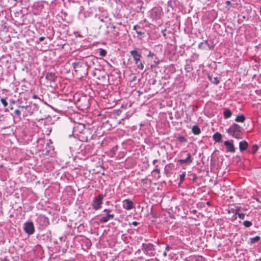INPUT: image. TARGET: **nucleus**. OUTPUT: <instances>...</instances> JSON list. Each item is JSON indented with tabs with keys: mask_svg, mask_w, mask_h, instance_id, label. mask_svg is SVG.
Segmentation results:
<instances>
[{
	"mask_svg": "<svg viewBox=\"0 0 261 261\" xmlns=\"http://www.w3.org/2000/svg\"><path fill=\"white\" fill-rule=\"evenodd\" d=\"M224 117L225 119L230 118L232 115V112L230 110L226 109L223 113Z\"/></svg>",
	"mask_w": 261,
	"mask_h": 261,
	"instance_id": "16",
	"label": "nucleus"
},
{
	"mask_svg": "<svg viewBox=\"0 0 261 261\" xmlns=\"http://www.w3.org/2000/svg\"><path fill=\"white\" fill-rule=\"evenodd\" d=\"M24 230L29 235L32 234L35 231L34 226L32 222H27L24 224Z\"/></svg>",
	"mask_w": 261,
	"mask_h": 261,
	"instance_id": "5",
	"label": "nucleus"
},
{
	"mask_svg": "<svg viewBox=\"0 0 261 261\" xmlns=\"http://www.w3.org/2000/svg\"><path fill=\"white\" fill-rule=\"evenodd\" d=\"M138 224H139V223L136 221H134L132 222V225H133L134 226H137Z\"/></svg>",
	"mask_w": 261,
	"mask_h": 261,
	"instance_id": "32",
	"label": "nucleus"
},
{
	"mask_svg": "<svg viewBox=\"0 0 261 261\" xmlns=\"http://www.w3.org/2000/svg\"><path fill=\"white\" fill-rule=\"evenodd\" d=\"M171 249V247L169 245H167L166 247V250L169 251Z\"/></svg>",
	"mask_w": 261,
	"mask_h": 261,
	"instance_id": "31",
	"label": "nucleus"
},
{
	"mask_svg": "<svg viewBox=\"0 0 261 261\" xmlns=\"http://www.w3.org/2000/svg\"><path fill=\"white\" fill-rule=\"evenodd\" d=\"M96 61L97 60L94 58H89L86 61L73 62L72 63V66L76 74L83 77L88 75V69L91 66V63L94 64L95 61Z\"/></svg>",
	"mask_w": 261,
	"mask_h": 261,
	"instance_id": "1",
	"label": "nucleus"
},
{
	"mask_svg": "<svg viewBox=\"0 0 261 261\" xmlns=\"http://www.w3.org/2000/svg\"><path fill=\"white\" fill-rule=\"evenodd\" d=\"M258 261H261V258H259V259H258Z\"/></svg>",
	"mask_w": 261,
	"mask_h": 261,
	"instance_id": "48",
	"label": "nucleus"
},
{
	"mask_svg": "<svg viewBox=\"0 0 261 261\" xmlns=\"http://www.w3.org/2000/svg\"><path fill=\"white\" fill-rule=\"evenodd\" d=\"M137 33L138 34V35H142L143 34V33L142 32H139V31H137Z\"/></svg>",
	"mask_w": 261,
	"mask_h": 261,
	"instance_id": "37",
	"label": "nucleus"
},
{
	"mask_svg": "<svg viewBox=\"0 0 261 261\" xmlns=\"http://www.w3.org/2000/svg\"><path fill=\"white\" fill-rule=\"evenodd\" d=\"M159 63V61H158V62H155V64H156V65H158Z\"/></svg>",
	"mask_w": 261,
	"mask_h": 261,
	"instance_id": "44",
	"label": "nucleus"
},
{
	"mask_svg": "<svg viewBox=\"0 0 261 261\" xmlns=\"http://www.w3.org/2000/svg\"><path fill=\"white\" fill-rule=\"evenodd\" d=\"M13 109V107H11V108H10V109H11V110H12Z\"/></svg>",
	"mask_w": 261,
	"mask_h": 261,
	"instance_id": "46",
	"label": "nucleus"
},
{
	"mask_svg": "<svg viewBox=\"0 0 261 261\" xmlns=\"http://www.w3.org/2000/svg\"><path fill=\"white\" fill-rule=\"evenodd\" d=\"M206 45H208L207 40H205L204 42H201L198 45V48L200 49H204L206 48Z\"/></svg>",
	"mask_w": 261,
	"mask_h": 261,
	"instance_id": "21",
	"label": "nucleus"
},
{
	"mask_svg": "<svg viewBox=\"0 0 261 261\" xmlns=\"http://www.w3.org/2000/svg\"><path fill=\"white\" fill-rule=\"evenodd\" d=\"M105 196V195L99 194L93 199L92 203L93 209L97 210L101 207L102 200Z\"/></svg>",
	"mask_w": 261,
	"mask_h": 261,
	"instance_id": "3",
	"label": "nucleus"
},
{
	"mask_svg": "<svg viewBox=\"0 0 261 261\" xmlns=\"http://www.w3.org/2000/svg\"><path fill=\"white\" fill-rule=\"evenodd\" d=\"M227 133L233 137L239 139L242 138V132L241 127L237 124L233 123L227 129Z\"/></svg>",
	"mask_w": 261,
	"mask_h": 261,
	"instance_id": "2",
	"label": "nucleus"
},
{
	"mask_svg": "<svg viewBox=\"0 0 261 261\" xmlns=\"http://www.w3.org/2000/svg\"><path fill=\"white\" fill-rule=\"evenodd\" d=\"M114 216V214H107L106 216H103L100 219L99 222L101 223H106L110 220L113 219Z\"/></svg>",
	"mask_w": 261,
	"mask_h": 261,
	"instance_id": "10",
	"label": "nucleus"
},
{
	"mask_svg": "<svg viewBox=\"0 0 261 261\" xmlns=\"http://www.w3.org/2000/svg\"><path fill=\"white\" fill-rule=\"evenodd\" d=\"M196 176H195V177H194V179H196Z\"/></svg>",
	"mask_w": 261,
	"mask_h": 261,
	"instance_id": "47",
	"label": "nucleus"
},
{
	"mask_svg": "<svg viewBox=\"0 0 261 261\" xmlns=\"http://www.w3.org/2000/svg\"><path fill=\"white\" fill-rule=\"evenodd\" d=\"M186 175V172H182V173L180 174V182L181 183L184 181L185 179V177Z\"/></svg>",
	"mask_w": 261,
	"mask_h": 261,
	"instance_id": "25",
	"label": "nucleus"
},
{
	"mask_svg": "<svg viewBox=\"0 0 261 261\" xmlns=\"http://www.w3.org/2000/svg\"><path fill=\"white\" fill-rule=\"evenodd\" d=\"M245 117L243 115H238L235 119V121L237 122H244Z\"/></svg>",
	"mask_w": 261,
	"mask_h": 261,
	"instance_id": "18",
	"label": "nucleus"
},
{
	"mask_svg": "<svg viewBox=\"0 0 261 261\" xmlns=\"http://www.w3.org/2000/svg\"><path fill=\"white\" fill-rule=\"evenodd\" d=\"M224 145L227 148V151L230 152L235 151V148L233 144V140H227L224 142Z\"/></svg>",
	"mask_w": 261,
	"mask_h": 261,
	"instance_id": "6",
	"label": "nucleus"
},
{
	"mask_svg": "<svg viewBox=\"0 0 261 261\" xmlns=\"http://www.w3.org/2000/svg\"><path fill=\"white\" fill-rule=\"evenodd\" d=\"M153 172H156L158 173H160V169L158 168V166L156 165V168L155 169H153Z\"/></svg>",
	"mask_w": 261,
	"mask_h": 261,
	"instance_id": "30",
	"label": "nucleus"
},
{
	"mask_svg": "<svg viewBox=\"0 0 261 261\" xmlns=\"http://www.w3.org/2000/svg\"><path fill=\"white\" fill-rule=\"evenodd\" d=\"M137 28V25H135L133 27V30H136Z\"/></svg>",
	"mask_w": 261,
	"mask_h": 261,
	"instance_id": "41",
	"label": "nucleus"
},
{
	"mask_svg": "<svg viewBox=\"0 0 261 261\" xmlns=\"http://www.w3.org/2000/svg\"><path fill=\"white\" fill-rule=\"evenodd\" d=\"M157 162H158V160L155 159V160H154L153 161L152 163H153V165H154V164H155V163H157Z\"/></svg>",
	"mask_w": 261,
	"mask_h": 261,
	"instance_id": "38",
	"label": "nucleus"
},
{
	"mask_svg": "<svg viewBox=\"0 0 261 261\" xmlns=\"http://www.w3.org/2000/svg\"><path fill=\"white\" fill-rule=\"evenodd\" d=\"M44 39H45V38L44 37H40L39 38V41L41 42V41H43L44 40Z\"/></svg>",
	"mask_w": 261,
	"mask_h": 261,
	"instance_id": "33",
	"label": "nucleus"
},
{
	"mask_svg": "<svg viewBox=\"0 0 261 261\" xmlns=\"http://www.w3.org/2000/svg\"><path fill=\"white\" fill-rule=\"evenodd\" d=\"M187 158L185 159H180L178 160V162L181 164H189L192 162L191 155L190 153H188L187 154Z\"/></svg>",
	"mask_w": 261,
	"mask_h": 261,
	"instance_id": "11",
	"label": "nucleus"
},
{
	"mask_svg": "<svg viewBox=\"0 0 261 261\" xmlns=\"http://www.w3.org/2000/svg\"><path fill=\"white\" fill-rule=\"evenodd\" d=\"M122 203L123 208L126 210H130L133 208L134 203L128 199L123 200Z\"/></svg>",
	"mask_w": 261,
	"mask_h": 261,
	"instance_id": "7",
	"label": "nucleus"
},
{
	"mask_svg": "<svg viewBox=\"0 0 261 261\" xmlns=\"http://www.w3.org/2000/svg\"><path fill=\"white\" fill-rule=\"evenodd\" d=\"M137 77L136 76H134L133 77V78L131 80V82H133L136 80Z\"/></svg>",
	"mask_w": 261,
	"mask_h": 261,
	"instance_id": "35",
	"label": "nucleus"
},
{
	"mask_svg": "<svg viewBox=\"0 0 261 261\" xmlns=\"http://www.w3.org/2000/svg\"><path fill=\"white\" fill-rule=\"evenodd\" d=\"M260 239V237L257 236L255 237H253V238H251L250 239V243L251 244H254L257 242H258Z\"/></svg>",
	"mask_w": 261,
	"mask_h": 261,
	"instance_id": "20",
	"label": "nucleus"
},
{
	"mask_svg": "<svg viewBox=\"0 0 261 261\" xmlns=\"http://www.w3.org/2000/svg\"><path fill=\"white\" fill-rule=\"evenodd\" d=\"M248 146V143L246 141H241L239 143V148L241 151L245 150Z\"/></svg>",
	"mask_w": 261,
	"mask_h": 261,
	"instance_id": "13",
	"label": "nucleus"
},
{
	"mask_svg": "<svg viewBox=\"0 0 261 261\" xmlns=\"http://www.w3.org/2000/svg\"><path fill=\"white\" fill-rule=\"evenodd\" d=\"M226 3L227 4H228V5H229V4H230V1H226Z\"/></svg>",
	"mask_w": 261,
	"mask_h": 261,
	"instance_id": "42",
	"label": "nucleus"
},
{
	"mask_svg": "<svg viewBox=\"0 0 261 261\" xmlns=\"http://www.w3.org/2000/svg\"><path fill=\"white\" fill-rule=\"evenodd\" d=\"M136 64L137 65L138 68L141 70H143L144 69L143 64L141 60H140V62Z\"/></svg>",
	"mask_w": 261,
	"mask_h": 261,
	"instance_id": "23",
	"label": "nucleus"
},
{
	"mask_svg": "<svg viewBox=\"0 0 261 261\" xmlns=\"http://www.w3.org/2000/svg\"><path fill=\"white\" fill-rule=\"evenodd\" d=\"M142 246V249L144 253L150 256H154V254L152 252L155 250L153 244L151 243H143Z\"/></svg>",
	"mask_w": 261,
	"mask_h": 261,
	"instance_id": "4",
	"label": "nucleus"
},
{
	"mask_svg": "<svg viewBox=\"0 0 261 261\" xmlns=\"http://www.w3.org/2000/svg\"><path fill=\"white\" fill-rule=\"evenodd\" d=\"M85 129V125L82 123H77L73 128L74 133H83Z\"/></svg>",
	"mask_w": 261,
	"mask_h": 261,
	"instance_id": "9",
	"label": "nucleus"
},
{
	"mask_svg": "<svg viewBox=\"0 0 261 261\" xmlns=\"http://www.w3.org/2000/svg\"><path fill=\"white\" fill-rule=\"evenodd\" d=\"M192 132L195 135H199L201 130L197 125H194L192 127Z\"/></svg>",
	"mask_w": 261,
	"mask_h": 261,
	"instance_id": "17",
	"label": "nucleus"
},
{
	"mask_svg": "<svg viewBox=\"0 0 261 261\" xmlns=\"http://www.w3.org/2000/svg\"><path fill=\"white\" fill-rule=\"evenodd\" d=\"M167 252H166V251H165V252H164L163 253V256H164V257H166V256H167Z\"/></svg>",
	"mask_w": 261,
	"mask_h": 261,
	"instance_id": "40",
	"label": "nucleus"
},
{
	"mask_svg": "<svg viewBox=\"0 0 261 261\" xmlns=\"http://www.w3.org/2000/svg\"><path fill=\"white\" fill-rule=\"evenodd\" d=\"M112 28H113V29H115V28H116V27H115V25H112Z\"/></svg>",
	"mask_w": 261,
	"mask_h": 261,
	"instance_id": "43",
	"label": "nucleus"
},
{
	"mask_svg": "<svg viewBox=\"0 0 261 261\" xmlns=\"http://www.w3.org/2000/svg\"><path fill=\"white\" fill-rule=\"evenodd\" d=\"M1 101L2 102V103L3 104V105L5 107H6L8 106V102H7L6 101V99L4 98H1Z\"/></svg>",
	"mask_w": 261,
	"mask_h": 261,
	"instance_id": "26",
	"label": "nucleus"
},
{
	"mask_svg": "<svg viewBox=\"0 0 261 261\" xmlns=\"http://www.w3.org/2000/svg\"><path fill=\"white\" fill-rule=\"evenodd\" d=\"M258 149V147L256 144H254L252 146L251 149V152L252 153H255Z\"/></svg>",
	"mask_w": 261,
	"mask_h": 261,
	"instance_id": "22",
	"label": "nucleus"
},
{
	"mask_svg": "<svg viewBox=\"0 0 261 261\" xmlns=\"http://www.w3.org/2000/svg\"><path fill=\"white\" fill-rule=\"evenodd\" d=\"M56 78H57V76L55 75V73L50 72H47L46 73V79L50 82L55 81Z\"/></svg>",
	"mask_w": 261,
	"mask_h": 261,
	"instance_id": "12",
	"label": "nucleus"
},
{
	"mask_svg": "<svg viewBox=\"0 0 261 261\" xmlns=\"http://www.w3.org/2000/svg\"><path fill=\"white\" fill-rule=\"evenodd\" d=\"M240 208H237L236 211V212L234 213V215H238V217L240 219L243 220L245 219V214L244 213H239L238 211L240 210Z\"/></svg>",
	"mask_w": 261,
	"mask_h": 261,
	"instance_id": "19",
	"label": "nucleus"
},
{
	"mask_svg": "<svg viewBox=\"0 0 261 261\" xmlns=\"http://www.w3.org/2000/svg\"><path fill=\"white\" fill-rule=\"evenodd\" d=\"M207 46L210 49H212L213 48V46H211L208 43V45H206V46Z\"/></svg>",
	"mask_w": 261,
	"mask_h": 261,
	"instance_id": "34",
	"label": "nucleus"
},
{
	"mask_svg": "<svg viewBox=\"0 0 261 261\" xmlns=\"http://www.w3.org/2000/svg\"><path fill=\"white\" fill-rule=\"evenodd\" d=\"M14 114L18 116H19L21 114V112L20 111H19V110H15V111H14Z\"/></svg>",
	"mask_w": 261,
	"mask_h": 261,
	"instance_id": "29",
	"label": "nucleus"
},
{
	"mask_svg": "<svg viewBox=\"0 0 261 261\" xmlns=\"http://www.w3.org/2000/svg\"><path fill=\"white\" fill-rule=\"evenodd\" d=\"M154 55L152 54L150 51L149 52V54L148 55V57H153Z\"/></svg>",
	"mask_w": 261,
	"mask_h": 261,
	"instance_id": "36",
	"label": "nucleus"
},
{
	"mask_svg": "<svg viewBox=\"0 0 261 261\" xmlns=\"http://www.w3.org/2000/svg\"><path fill=\"white\" fill-rule=\"evenodd\" d=\"M112 210H110V209H105L103 211V212L104 213H106L107 214H112L111 213H112Z\"/></svg>",
	"mask_w": 261,
	"mask_h": 261,
	"instance_id": "27",
	"label": "nucleus"
},
{
	"mask_svg": "<svg viewBox=\"0 0 261 261\" xmlns=\"http://www.w3.org/2000/svg\"><path fill=\"white\" fill-rule=\"evenodd\" d=\"M213 137L214 140L217 142H220L222 141V135L218 132L214 134Z\"/></svg>",
	"mask_w": 261,
	"mask_h": 261,
	"instance_id": "14",
	"label": "nucleus"
},
{
	"mask_svg": "<svg viewBox=\"0 0 261 261\" xmlns=\"http://www.w3.org/2000/svg\"><path fill=\"white\" fill-rule=\"evenodd\" d=\"M100 55L102 57L105 56L106 55V51L105 49H100Z\"/></svg>",
	"mask_w": 261,
	"mask_h": 261,
	"instance_id": "28",
	"label": "nucleus"
},
{
	"mask_svg": "<svg viewBox=\"0 0 261 261\" xmlns=\"http://www.w3.org/2000/svg\"><path fill=\"white\" fill-rule=\"evenodd\" d=\"M252 222L249 221H245L243 222V225L246 227H249L250 226H251L252 225Z\"/></svg>",
	"mask_w": 261,
	"mask_h": 261,
	"instance_id": "24",
	"label": "nucleus"
},
{
	"mask_svg": "<svg viewBox=\"0 0 261 261\" xmlns=\"http://www.w3.org/2000/svg\"><path fill=\"white\" fill-rule=\"evenodd\" d=\"M208 77L210 81L215 85H217L219 83V80L218 77H213L212 75H208Z\"/></svg>",
	"mask_w": 261,
	"mask_h": 261,
	"instance_id": "15",
	"label": "nucleus"
},
{
	"mask_svg": "<svg viewBox=\"0 0 261 261\" xmlns=\"http://www.w3.org/2000/svg\"><path fill=\"white\" fill-rule=\"evenodd\" d=\"M33 98H34V99H37V98H38V96H37V95H34L33 96Z\"/></svg>",
	"mask_w": 261,
	"mask_h": 261,
	"instance_id": "39",
	"label": "nucleus"
},
{
	"mask_svg": "<svg viewBox=\"0 0 261 261\" xmlns=\"http://www.w3.org/2000/svg\"><path fill=\"white\" fill-rule=\"evenodd\" d=\"M131 55L133 56L135 64H137L141 60V55L136 50H132L130 51Z\"/></svg>",
	"mask_w": 261,
	"mask_h": 261,
	"instance_id": "8",
	"label": "nucleus"
},
{
	"mask_svg": "<svg viewBox=\"0 0 261 261\" xmlns=\"http://www.w3.org/2000/svg\"><path fill=\"white\" fill-rule=\"evenodd\" d=\"M154 261H160L159 259H155Z\"/></svg>",
	"mask_w": 261,
	"mask_h": 261,
	"instance_id": "45",
	"label": "nucleus"
}]
</instances>
